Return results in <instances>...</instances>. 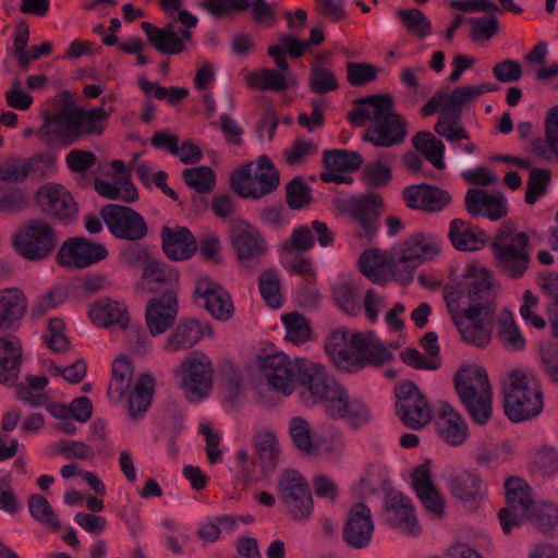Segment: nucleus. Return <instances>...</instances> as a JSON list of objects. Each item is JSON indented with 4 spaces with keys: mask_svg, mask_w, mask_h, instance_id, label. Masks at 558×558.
Segmentation results:
<instances>
[{
    "mask_svg": "<svg viewBox=\"0 0 558 558\" xmlns=\"http://www.w3.org/2000/svg\"><path fill=\"white\" fill-rule=\"evenodd\" d=\"M464 277L470 280V305L462 312L452 313V319L466 343L484 348L492 340L496 320L493 275L480 263H473L465 268Z\"/></svg>",
    "mask_w": 558,
    "mask_h": 558,
    "instance_id": "nucleus-1",
    "label": "nucleus"
},
{
    "mask_svg": "<svg viewBox=\"0 0 558 558\" xmlns=\"http://www.w3.org/2000/svg\"><path fill=\"white\" fill-rule=\"evenodd\" d=\"M351 124L366 128L362 140L375 147L389 148L404 143L408 136V121L395 110L393 99L388 94H376L356 100L348 114Z\"/></svg>",
    "mask_w": 558,
    "mask_h": 558,
    "instance_id": "nucleus-2",
    "label": "nucleus"
},
{
    "mask_svg": "<svg viewBox=\"0 0 558 558\" xmlns=\"http://www.w3.org/2000/svg\"><path fill=\"white\" fill-rule=\"evenodd\" d=\"M258 366L269 387L284 397L300 388V399L306 407L327 371L319 363L304 357L291 359L283 352L260 356Z\"/></svg>",
    "mask_w": 558,
    "mask_h": 558,
    "instance_id": "nucleus-3",
    "label": "nucleus"
},
{
    "mask_svg": "<svg viewBox=\"0 0 558 558\" xmlns=\"http://www.w3.org/2000/svg\"><path fill=\"white\" fill-rule=\"evenodd\" d=\"M501 392L505 415L513 423L537 417L544 408V396L538 379L523 368H511L504 374Z\"/></svg>",
    "mask_w": 558,
    "mask_h": 558,
    "instance_id": "nucleus-4",
    "label": "nucleus"
},
{
    "mask_svg": "<svg viewBox=\"0 0 558 558\" xmlns=\"http://www.w3.org/2000/svg\"><path fill=\"white\" fill-rule=\"evenodd\" d=\"M160 7L169 19L165 27L148 22L142 23V29L149 43L161 53L178 54L185 50L192 38V28L198 20L183 8V0H160Z\"/></svg>",
    "mask_w": 558,
    "mask_h": 558,
    "instance_id": "nucleus-5",
    "label": "nucleus"
},
{
    "mask_svg": "<svg viewBox=\"0 0 558 558\" xmlns=\"http://www.w3.org/2000/svg\"><path fill=\"white\" fill-rule=\"evenodd\" d=\"M320 405L332 420L347 421L356 428L367 424L371 411L360 399L351 398L348 390L326 371L307 407Z\"/></svg>",
    "mask_w": 558,
    "mask_h": 558,
    "instance_id": "nucleus-6",
    "label": "nucleus"
},
{
    "mask_svg": "<svg viewBox=\"0 0 558 558\" xmlns=\"http://www.w3.org/2000/svg\"><path fill=\"white\" fill-rule=\"evenodd\" d=\"M59 241L58 230L43 219L26 220L12 236L15 252L31 262H40L50 257Z\"/></svg>",
    "mask_w": 558,
    "mask_h": 558,
    "instance_id": "nucleus-7",
    "label": "nucleus"
},
{
    "mask_svg": "<svg viewBox=\"0 0 558 558\" xmlns=\"http://www.w3.org/2000/svg\"><path fill=\"white\" fill-rule=\"evenodd\" d=\"M172 372L189 401L199 402L209 395L215 371L211 360L203 352H192Z\"/></svg>",
    "mask_w": 558,
    "mask_h": 558,
    "instance_id": "nucleus-8",
    "label": "nucleus"
},
{
    "mask_svg": "<svg viewBox=\"0 0 558 558\" xmlns=\"http://www.w3.org/2000/svg\"><path fill=\"white\" fill-rule=\"evenodd\" d=\"M529 242L524 232H500L492 243L498 270L510 278L522 277L530 263Z\"/></svg>",
    "mask_w": 558,
    "mask_h": 558,
    "instance_id": "nucleus-9",
    "label": "nucleus"
},
{
    "mask_svg": "<svg viewBox=\"0 0 558 558\" xmlns=\"http://www.w3.org/2000/svg\"><path fill=\"white\" fill-rule=\"evenodd\" d=\"M280 184V174L267 156H260L257 165L236 170L231 175L232 189L243 198H260L274 192Z\"/></svg>",
    "mask_w": 558,
    "mask_h": 558,
    "instance_id": "nucleus-10",
    "label": "nucleus"
},
{
    "mask_svg": "<svg viewBox=\"0 0 558 558\" xmlns=\"http://www.w3.org/2000/svg\"><path fill=\"white\" fill-rule=\"evenodd\" d=\"M277 492L287 513L301 523L307 522L314 510L310 485L298 471L284 470L278 477Z\"/></svg>",
    "mask_w": 558,
    "mask_h": 558,
    "instance_id": "nucleus-11",
    "label": "nucleus"
},
{
    "mask_svg": "<svg viewBox=\"0 0 558 558\" xmlns=\"http://www.w3.org/2000/svg\"><path fill=\"white\" fill-rule=\"evenodd\" d=\"M229 235L241 266L255 268L267 255L268 244L262 232L243 219H233Z\"/></svg>",
    "mask_w": 558,
    "mask_h": 558,
    "instance_id": "nucleus-12",
    "label": "nucleus"
},
{
    "mask_svg": "<svg viewBox=\"0 0 558 558\" xmlns=\"http://www.w3.org/2000/svg\"><path fill=\"white\" fill-rule=\"evenodd\" d=\"M508 508L499 511L502 531L509 534L514 526L534 515L535 502L529 484L521 477L511 476L505 483Z\"/></svg>",
    "mask_w": 558,
    "mask_h": 558,
    "instance_id": "nucleus-13",
    "label": "nucleus"
},
{
    "mask_svg": "<svg viewBox=\"0 0 558 558\" xmlns=\"http://www.w3.org/2000/svg\"><path fill=\"white\" fill-rule=\"evenodd\" d=\"M396 410L400 421L409 428L417 430L433 418V409L428 400L412 381L396 387Z\"/></svg>",
    "mask_w": 558,
    "mask_h": 558,
    "instance_id": "nucleus-14",
    "label": "nucleus"
},
{
    "mask_svg": "<svg viewBox=\"0 0 558 558\" xmlns=\"http://www.w3.org/2000/svg\"><path fill=\"white\" fill-rule=\"evenodd\" d=\"M100 216L117 239L135 242L148 234L145 219L131 207L109 204L101 208Z\"/></svg>",
    "mask_w": 558,
    "mask_h": 558,
    "instance_id": "nucleus-15",
    "label": "nucleus"
},
{
    "mask_svg": "<svg viewBox=\"0 0 558 558\" xmlns=\"http://www.w3.org/2000/svg\"><path fill=\"white\" fill-rule=\"evenodd\" d=\"M288 433L294 447L305 457L339 452L344 447L341 437L336 438L332 445H327L323 437L315 434L311 423L303 416H293L289 420Z\"/></svg>",
    "mask_w": 558,
    "mask_h": 558,
    "instance_id": "nucleus-16",
    "label": "nucleus"
},
{
    "mask_svg": "<svg viewBox=\"0 0 558 558\" xmlns=\"http://www.w3.org/2000/svg\"><path fill=\"white\" fill-rule=\"evenodd\" d=\"M381 204L383 198L379 194L368 193L363 196L343 198L338 202V207L361 226L359 236L371 240L377 231L376 220Z\"/></svg>",
    "mask_w": 558,
    "mask_h": 558,
    "instance_id": "nucleus-17",
    "label": "nucleus"
},
{
    "mask_svg": "<svg viewBox=\"0 0 558 558\" xmlns=\"http://www.w3.org/2000/svg\"><path fill=\"white\" fill-rule=\"evenodd\" d=\"M108 250L100 243H93L83 236L68 239L57 253V263L62 267L86 268L106 259Z\"/></svg>",
    "mask_w": 558,
    "mask_h": 558,
    "instance_id": "nucleus-18",
    "label": "nucleus"
},
{
    "mask_svg": "<svg viewBox=\"0 0 558 558\" xmlns=\"http://www.w3.org/2000/svg\"><path fill=\"white\" fill-rule=\"evenodd\" d=\"M77 117L75 105L72 104L63 106L53 114L46 116L38 131L39 140L48 146L54 143V137L66 145L73 144L81 136Z\"/></svg>",
    "mask_w": 558,
    "mask_h": 558,
    "instance_id": "nucleus-19",
    "label": "nucleus"
},
{
    "mask_svg": "<svg viewBox=\"0 0 558 558\" xmlns=\"http://www.w3.org/2000/svg\"><path fill=\"white\" fill-rule=\"evenodd\" d=\"M363 333L341 328L327 340L326 352L335 364L344 371L356 372Z\"/></svg>",
    "mask_w": 558,
    "mask_h": 558,
    "instance_id": "nucleus-20",
    "label": "nucleus"
},
{
    "mask_svg": "<svg viewBox=\"0 0 558 558\" xmlns=\"http://www.w3.org/2000/svg\"><path fill=\"white\" fill-rule=\"evenodd\" d=\"M36 202L44 213L62 221L72 220L77 214L72 195L57 183L41 186L36 193Z\"/></svg>",
    "mask_w": 558,
    "mask_h": 558,
    "instance_id": "nucleus-21",
    "label": "nucleus"
},
{
    "mask_svg": "<svg viewBox=\"0 0 558 558\" xmlns=\"http://www.w3.org/2000/svg\"><path fill=\"white\" fill-rule=\"evenodd\" d=\"M374 527L371 509L363 502L355 504L350 508L343 525V541L355 549L365 548L371 544Z\"/></svg>",
    "mask_w": 558,
    "mask_h": 558,
    "instance_id": "nucleus-22",
    "label": "nucleus"
},
{
    "mask_svg": "<svg viewBox=\"0 0 558 558\" xmlns=\"http://www.w3.org/2000/svg\"><path fill=\"white\" fill-rule=\"evenodd\" d=\"M195 295L198 302L220 320H228L233 315V303L229 293L207 276L199 277L195 286Z\"/></svg>",
    "mask_w": 558,
    "mask_h": 558,
    "instance_id": "nucleus-23",
    "label": "nucleus"
},
{
    "mask_svg": "<svg viewBox=\"0 0 558 558\" xmlns=\"http://www.w3.org/2000/svg\"><path fill=\"white\" fill-rule=\"evenodd\" d=\"M478 98L474 85L456 87L451 93L441 88L422 107L421 114L429 117L437 110L440 113L462 114V108Z\"/></svg>",
    "mask_w": 558,
    "mask_h": 558,
    "instance_id": "nucleus-24",
    "label": "nucleus"
},
{
    "mask_svg": "<svg viewBox=\"0 0 558 558\" xmlns=\"http://www.w3.org/2000/svg\"><path fill=\"white\" fill-rule=\"evenodd\" d=\"M402 195L409 208L428 213L441 211L451 202L447 191L426 183L409 185Z\"/></svg>",
    "mask_w": 558,
    "mask_h": 558,
    "instance_id": "nucleus-25",
    "label": "nucleus"
},
{
    "mask_svg": "<svg viewBox=\"0 0 558 558\" xmlns=\"http://www.w3.org/2000/svg\"><path fill=\"white\" fill-rule=\"evenodd\" d=\"M178 315L174 290H168L160 298L153 299L146 307V324L153 337L166 332Z\"/></svg>",
    "mask_w": 558,
    "mask_h": 558,
    "instance_id": "nucleus-26",
    "label": "nucleus"
},
{
    "mask_svg": "<svg viewBox=\"0 0 558 558\" xmlns=\"http://www.w3.org/2000/svg\"><path fill=\"white\" fill-rule=\"evenodd\" d=\"M314 233L317 235L318 243L323 247L329 246L333 242V233L328 226L319 220H314L308 226H300L292 231L289 240L282 243L281 248L284 253H302L311 250L315 244Z\"/></svg>",
    "mask_w": 558,
    "mask_h": 558,
    "instance_id": "nucleus-27",
    "label": "nucleus"
},
{
    "mask_svg": "<svg viewBox=\"0 0 558 558\" xmlns=\"http://www.w3.org/2000/svg\"><path fill=\"white\" fill-rule=\"evenodd\" d=\"M386 514L389 523L410 535L420 533V525L412 500L402 493L392 492L386 499Z\"/></svg>",
    "mask_w": 558,
    "mask_h": 558,
    "instance_id": "nucleus-28",
    "label": "nucleus"
},
{
    "mask_svg": "<svg viewBox=\"0 0 558 558\" xmlns=\"http://www.w3.org/2000/svg\"><path fill=\"white\" fill-rule=\"evenodd\" d=\"M465 208L472 216H485L496 221L508 213L507 199L501 193L490 194L484 190L471 189L465 195Z\"/></svg>",
    "mask_w": 558,
    "mask_h": 558,
    "instance_id": "nucleus-29",
    "label": "nucleus"
},
{
    "mask_svg": "<svg viewBox=\"0 0 558 558\" xmlns=\"http://www.w3.org/2000/svg\"><path fill=\"white\" fill-rule=\"evenodd\" d=\"M27 306V299L21 289L0 290V336L19 327Z\"/></svg>",
    "mask_w": 558,
    "mask_h": 558,
    "instance_id": "nucleus-30",
    "label": "nucleus"
},
{
    "mask_svg": "<svg viewBox=\"0 0 558 558\" xmlns=\"http://www.w3.org/2000/svg\"><path fill=\"white\" fill-rule=\"evenodd\" d=\"M22 343L15 336H0V384L15 386L22 365Z\"/></svg>",
    "mask_w": 558,
    "mask_h": 558,
    "instance_id": "nucleus-31",
    "label": "nucleus"
},
{
    "mask_svg": "<svg viewBox=\"0 0 558 558\" xmlns=\"http://www.w3.org/2000/svg\"><path fill=\"white\" fill-rule=\"evenodd\" d=\"M412 485L425 509L440 518L445 511V499L433 484L428 464H421L413 471Z\"/></svg>",
    "mask_w": 558,
    "mask_h": 558,
    "instance_id": "nucleus-32",
    "label": "nucleus"
},
{
    "mask_svg": "<svg viewBox=\"0 0 558 558\" xmlns=\"http://www.w3.org/2000/svg\"><path fill=\"white\" fill-rule=\"evenodd\" d=\"M451 495L461 502H476L486 493L485 485L478 474L462 470L452 472L447 478Z\"/></svg>",
    "mask_w": 558,
    "mask_h": 558,
    "instance_id": "nucleus-33",
    "label": "nucleus"
},
{
    "mask_svg": "<svg viewBox=\"0 0 558 558\" xmlns=\"http://www.w3.org/2000/svg\"><path fill=\"white\" fill-rule=\"evenodd\" d=\"M448 238L452 246L461 252L478 251L487 240L482 229L458 218L450 221Z\"/></svg>",
    "mask_w": 558,
    "mask_h": 558,
    "instance_id": "nucleus-34",
    "label": "nucleus"
},
{
    "mask_svg": "<svg viewBox=\"0 0 558 558\" xmlns=\"http://www.w3.org/2000/svg\"><path fill=\"white\" fill-rule=\"evenodd\" d=\"M88 314L92 322L98 327L118 326L124 330L130 323L125 305L109 299H101L95 302L90 306Z\"/></svg>",
    "mask_w": 558,
    "mask_h": 558,
    "instance_id": "nucleus-35",
    "label": "nucleus"
},
{
    "mask_svg": "<svg viewBox=\"0 0 558 558\" xmlns=\"http://www.w3.org/2000/svg\"><path fill=\"white\" fill-rule=\"evenodd\" d=\"M437 429L442 439L451 446L464 444L469 435L466 422L446 402L440 407Z\"/></svg>",
    "mask_w": 558,
    "mask_h": 558,
    "instance_id": "nucleus-36",
    "label": "nucleus"
},
{
    "mask_svg": "<svg viewBox=\"0 0 558 558\" xmlns=\"http://www.w3.org/2000/svg\"><path fill=\"white\" fill-rule=\"evenodd\" d=\"M203 337L202 325L195 319L186 318L181 320L166 338L162 349L170 354L185 351L197 344Z\"/></svg>",
    "mask_w": 558,
    "mask_h": 558,
    "instance_id": "nucleus-37",
    "label": "nucleus"
},
{
    "mask_svg": "<svg viewBox=\"0 0 558 558\" xmlns=\"http://www.w3.org/2000/svg\"><path fill=\"white\" fill-rule=\"evenodd\" d=\"M128 415L132 422H138L147 413L155 392V378L149 374H142L129 390Z\"/></svg>",
    "mask_w": 558,
    "mask_h": 558,
    "instance_id": "nucleus-38",
    "label": "nucleus"
},
{
    "mask_svg": "<svg viewBox=\"0 0 558 558\" xmlns=\"http://www.w3.org/2000/svg\"><path fill=\"white\" fill-rule=\"evenodd\" d=\"M162 250L172 260H183L190 258L196 251V241L186 228L172 230L163 228L161 230Z\"/></svg>",
    "mask_w": 558,
    "mask_h": 558,
    "instance_id": "nucleus-39",
    "label": "nucleus"
},
{
    "mask_svg": "<svg viewBox=\"0 0 558 558\" xmlns=\"http://www.w3.org/2000/svg\"><path fill=\"white\" fill-rule=\"evenodd\" d=\"M441 240L430 233H414L403 241L401 248L407 258L418 265L434 259L441 252Z\"/></svg>",
    "mask_w": 558,
    "mask_h": 558,
    "instance_id": "nucleus-40",
    "label": "nucleus"
},
{
    "mask_svg": "<svg viewBox=\"0 0 558 558\" xmlns=\"http://www.w3.org/2000/svg\"><path fill=\"white\" fill-rule=\"evenodd\" d=\"M454 385L459 398L492 391L488 375L481 366L461 367L454 376Z\"/></svg>",
    "mask_w": 558,
    "mask_h": 558,
    "instance_id": "nucleus-41",
    "label": "nucleus"
},
{
    "mask_svg": "<svg viewBox=\"0 0 558 558\" xmlns=\"http://www.w3.org/2000/svg\"><path fill=\"white\" fill-rule=\"evenodd\" d=\"M133 379L132 362L126 356H119L112 364V376L108 386V397L111 402L120 403L131 389Z\"/></svg>",
    "mask_w": 558,
    "mask_h": 558,
    "instance_id": "nucleus-42",
    "label": "nucleus"
},
{
    "mask_svg": "<svg viewBox=\"0 0 558 558\" xmlns=\"http://www.w3.org/2000/svg\"><path fill=\"white\" fill-rule=\"evenodd\" d=\"M254 442L260 469L267 474L276 466L281 452L277 435L270 428H260L254 436Z\"/></svg>",
    "mask_w": 558,
    "mask_h": 558,
    "instance_id": "nucleus-43",
    "label": "nucleus"
},
{
    "mask_svg": "<svg viewBox=\"0 0 558 558\" xmlns=\"http://www.w3.org/2000/svg\"><path fill=\"white\" fill-rule=\"evenodd\" d=\"M95 190L107 199H121L126 203H134L138 198V193L131 181V175L113 177L111 181L97 179L95 181Z\"/></svg>",
    "mask_w": 558,
    "mask_h": 558,
    "instance_id": "nucleus-44",
    "label": "nucleus"
},
{
    "mask_svg": "<svg viewBox=\"0 0 558 558\" xmlns=\"http://www.w3.org/2000/svg\"><path fill=\"white\" fill-rule=\"evenodd\" d=\"M246 82L250 86L270 92H282L296 84L293 74H283L278 70L268 68L250 73Z\"/></svg>",
    "mask_w": 558,
    "mask_h": 558,
    "instance_id": "nucleus-45",
    "label": "nucleus"
},
{
    "mask_svg": "<svg viewBox=\"0 0 558 558\" xmlns=\"http://www.w3.org/2000/svg\"><path fill=\"white\" fill-rule=\"evenodd\" d=\"M497 340L510 352L522 351L525 348V338L517 326L513 315L504 310L497 318Z\"/></svg>",
    "mask_w": 558,
    "mask_h": 558,
    "instance_id": "nucleus-46",
    "label": "nucleus"
},
{
    "mask_svg": "<svg viewBox=\"0 0 558 558\" xmlns=\"http://www.w3.org/2000/svg\"><path fill=\"white\" fill-rule=\"evenodd\" d=\"M357 371L368 365H383L392 359V353L375 336L374 332L363 333Z\"/></svg>",
    "mask_w": 558,
    "mask_h": 558,
    "instance_id": "nucleus-47",
    "label": "nucleus"
},
{
    "mask_svg": "<svg viewBox=\"0 0 558 558\" xmlns=\"http://www.w3.org/2000/svg\"><path fill=\"white\" fill-rule=\"evenodd\" d=\"M44 156L29 159L10 158L0 163V181L20 183L39 169Z\"/></svg>",
    "mask_w": 558,
    "mask_h": 558,
    "instance_id": "nucleus-48",
    "label": "nucleus"
},
{
    "mask_svg": "<svg viewBox=\"0 0 558 558\" xmlns=\"http://www.w3.org/2000/svg\"><path fill=\"white\" fill-rule=\"evenodd\" d=\"M412 145L438 170H442L445 144L430 132H417L412 137Z\"/></svg>",
    "mask_w": 558,
    "mask_h": 558,
    "instance_id": "nucleus-49",
    "label": "nucleus"
},
{
    "mask_svg": "<svg viewBox=\"0 0 558 558\" xmlns=\"http://www.w3.org/2000/svg\"><path fill=\"white\" fill-rule=\"evenodd\" d=\"M48 385V378L45 376H28L25 383L16 387V398L29 407H43L48 401V396L44 392Z\"/></svg>",
    "mask_w": 558,
    "mask_h": 558,
    "instance_id": "nucleus-50",
    "label": "nucleus"
},
{
    "mask_svg": "<svg viewBox=\"0 0 558 558\" xmlns=\"http://www.w3.org/2000/svg\"><path fill=\"white\" fill-rule=\"evenodd\" d=\"M308 87L313 93L318 95L331 93L339 88V82L335 72L325 66L320 58H315L311 65Z\"/></svg>",
    "mask_w": 558,
    "mask_h": 558,
    "instance_id": "nucleus-51",
    "label": "nucleus"
},
{
    "mask_svg": "<svg viewBox=\"0 0 558 558\" xmlns=\"http://www.w3.org/2000/svg\"><path fill=\"white\" fill-rule=\"evenodd\" d=\"M179 280V274L161 260L151 258L143 269L142 284L148 286L153 282L166 286V291L173 290Z\"/></svg>",
    "mask_w": 558,
    "mask_h": 558,
    "instance_id": "nucleus-52",
    "label": "nucleus"
},
{
    "mask_svg": "<svg viewBox=\"0 0 558 558\" xmlns=\"http://www.w3.org/2000/svg\"><path fill=\"white\" fill-rule=\"evenodd\" d=\"M460 400L475 424H487L493 414L492 391L462 397Z\"/></svg>",
    "mask_w": 558,
    "mask_h": 558,
    "instance_id": "nucleus-53",
    "label": "nucleus"
},
{
    "mask_svg": "<svg viewBox=\"0 0 558 558\" xmlns=\"http://www.w3.org/2000/svg\"><path fill=\"white\" fill-rule=\"evenodd\" d=\"M434 131L450 143L470 140L469 132L458 113H440Z\"/></svg>",
    "mask_w": 558,
    "mask_h": 558,
    "instance_id": "nucleus-54",
    "label": "nucleus"
},
{
    "mask_svg": "<svg viewBox=\"0 0 558 558\" xmlns=\"http://www.w3.org/2000/svg\"><path fill=\"white\" fill-rule=\"evenodd\" d=\"M434 131L450 143L470 140L469 132L458 113H440Z\"/></svg>",
    "mask_w": 558,
    "mask_h": 558,
    "instance_id": "nucleus-55",
    "label": "nucleus"
},
{
    "mask_svg": "<svg viewBox=\"0 0 558 558\" xmlns=\"http://www.w3.org/2000/svg\"><path fill=\"white\" fill-rule=\"evenodd\" d=\"M258 288L263 300L269 307H281V282L276 269H268L260 274L258 277Z\"/></svg>",
    "mask_w": 558,
    "mask_h": 558,
    "instance_id": "nucleus-56",
    "label": "nucleus"
},
{
    "mask_svg": "<svg viewBox=\"0 0 558 558\" xmlns=\"http://www.w3.org/2000/svg\"><path fill=\"white\" fill-rule=\"evenodd\" d=\"M184 183L199 194L210 193L216 184V174L208 166L186 168L182 171Z\"/></svg>",
    "mask_w": 558,
    "mask_h": 558,
    "instance_id": "nucleus-57",
    "label": "nucleus"
},
{
    "mask_svg": "<svg viewBox=\"0 0 558 558\" xmlns=\"http://www.w3.org/2000/svg\"><path fill=\"white\" fill-rule=\"evenodd\" d=\"M324 163L337 171L351 172L363 163V157L353 150L331 149L324 153Z\"/></svg>",
    "mask_w": 558,
    "mask_h": 558,
    "instance_id": "nucleus-58",
    "label": "nucleus"
},
{
    "mask_svg": "<svg viewBox=\"0 0 558 558\" xmlns=\"http://www.w3.org/2000/svg\"><path fill=\"white\" fill-rule=\"evenodd\" d=\"M75 112L77 117L80 133L83 134H101L104 130V123L109 117V112L104 107H95L89 110H85L78 106H75Z\"/></svg>",
    "mask_w": 558,
    "mask_h": 558,
    "instance_id": "nucleus-59",
    "label": "nucleus"
},
{
    "mask_svg": "<svg viewBox=\"0 0 558 558\" xmlns=\"http://www.w3.org/2000/svg\"><path fill=\"white\" fill-rule=\"evenodd\" d=\"M397 16L403 26L420 39L426 38L432 33V22L418 9L398 10Z\"/></svg>",
    "mask_w": 558,
    "mask_h": 558,
    "instance_id": "nucleus-60",
    "label": "nucleus"
},
{
    "mask_svg": "<svg viewBox=\"0 0 558 558\" xmlns=\"http://www.w3.org/2000/svg\"><path fill=\"white\" fill-rule=\"evenodd\" d=\"M385 257L376 248L366 250L359 260L362 274L375 283L385 281Z\"/></svg>",
    "mask_w": 558,
    "mask_h": 558,
    "instance_id": "nucleus-61",
    "label": "nucleus"
},
{
    "mask_svg": "<svg viewBox=\"0 0 558 558\" xmlns=\"http://www.w3.org/2000/svg\"><path fill=\"white\" fill-rule=\"evenodd\" d=\"M28 508L32 517L39 523L58 531L61 523L58 520L49 501L41 495H32L28 500Z\"/></svg>",
    "mask_w": 558,
    "mask_h": 558,
    "instance_id": "nucleus-62",
    "label": "nucleus"
},
{
    "mask_svg": "<svg viewBox=\"0 0 558 558\" xmlns=\"http://www.w3.org/2000/svg\"><path fill=\"white\" fill-rule=\"evenodd\" d=\"M333 296L339 307L349 315L360 313V295L353 282H341L333 288Z\"/></svg>",
    "mask_w": 558,
    "mask_h": 558,
    "instance_id": "nucleus-63",
    "label": "nucleus"
},
{
    "mask_svg": "<svg viewBox=\"0 0 558 558\" xmlns=\"http://www.w3.org/2000/svg\"><path fill=\"white\" fill-rule=\"evenodd\" d=\"M286 327V339L294 344L310 340L311 329L307 319L299 313H290L282 317Z\"/></svg>",
    "mask_w": 558,
    "mask_h": 558,
    "instance_id": "nucleus-64",
    "label": "nucleus"
}]
</instances>
